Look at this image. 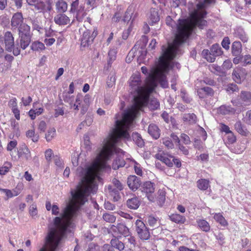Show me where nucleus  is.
I'll list each match as a JSON object with an SVG mask.
<instances>
[{"mask_svg":"<svg viewBox=\"0 0 251 251\" xmlns=\"http://www.w3.org/2000/svg\"><path fill=\"white\" fill-rule=\"evenodd\" d=\"M55 23L59 25H66L70 24V19L64 13H59L54 17Z\"/></svg>","mask_w":251,"mask_h":251,"instance_id":"2eb2a0df","label":"nucleus"},{"mask_svg":"<svg viewBox=\"0 0 251 251\" xmlns=\"http://www.w3.org/2000/svg\"><path fill=\"white\" fill-rule=\"evenodd\" d=\"M162 143L168 149H172L174 147L173 143L169 138L162 139Z\"/></svg>","mask_w":251,"mask_h":251,"instance_id":"8fccbe9b","label":"nucleus"},{"mask_svg":"<svg viewBox=\"0 0 251 251\" xmlns=\"http://www.w3.org/2000/svg\"><path fill=\"white\" fill-rule=\"evenodd\" d=\"M210 71L219 75H223L225 74V72L220 66L217 64H212L210 67Z\"/></svg>","mask_w":251,"mask_h":251,"instance_id":"473e14b6","label":"nucleus"},{"mask_svg":"<svg viewBox=\"0 0 251 251\" xmlns=\"http://www.w3.org/2000/svg\"><path fill=\"white\" fill-rule=\"evenodd\" d=\"M141 192L145 194L148 200L151 201H153L155 199L154 191L155 186L154 183L151 181H146L144 182L141 188Z\"/></svg>","mask_w":251,"mask_h":251,"instance_id":"1a4fd4ad","label":"nucleus"},{"mask_svg":"<svg viewBox=\"0 0 251 251\" xmlns=\"http://www.w3.org/2000/svg\"><path fill=\"white\" fill-rule=\"evenodd\" d=\"M63 100L65 102H68L70 105H71L74 101V97L67 94L63 96Z\"/></svg>","mask_w":251,"mask_h":251,"instance_id":"e2e57ef3","label":"nucleus"},{"mask_svg":"<svg viewBox=\"0 0 251 251\" xmlns=\"http://www.w3.org/2000/svg\"><path fill=\"white\" fill-rule=\"evenodd\" d=\"M11 126H12L14 132H16L17 135H19V124L14 119L11 120Z\"/></svg>","mask_w":251,"mask_h":251,"instance_id":"603ef678","label":"nucleus"},{"mask_svg":"<svg viewBox=\"0 0 251 251\" xmlns=\"http://www.w3.org/2000/svg\"><path fill=\"white\" fill-rule=\"evenodd\" d=\"M103 220L109 223H114L116 221V217L112 214L108 213H105L102 215Z\"/></svg>","mask_w":251,"mask_h":251,"instance_id":"58836bf2","label":"nucleus"},{"mask_svg":"<svg viewBox=\"0 0 251 251\" xmlns=\"http://www.w3.org/2000/svg\"><path fill=\"white\" fill-rule=\"evenodd\" d=\"M127 184L132 191H136L141 185V178L135 175H130L127 178Z\"/></svg>","mask_w":251,"mask_h":251,"instance_id":"9b49d317","label":"nucleus"},{"mask_svg":"<svg viewBox=\"0 0 251 251\" xmlns=\"http://www.w3.org/2000/svg\"><path fill=\"white\" fill-rule=\"evenodd\" d=\"M229 44L230 41L229 38L228 37H225L222 42V47L226 50H227L229 48Z\"/></svg>","mask_w":251,"mask_h":251,"instance_id":"4d7b16f0","label":"nucleus"},{"mask_svg":"<svg viewBox=\"0 0 251 251\" xmlns=\"http://www.w3.org/2000/svg\"><path fill=\"white\" fill-rule=\"evenodd\" d=\"M218 112L222 115L234 114L235 112V109L231 106L222 105L219 108Z\"/></svg>","mask_w":251,"mask_h":251,"instance_id":"a878e982","label":"nucleus"},{"mask_svg":"<svg viewBox=\"0 0 251 251\" xmlns=\"http://www.w3.org/2000/svg\"><path fill=\"white\" fill-rule=\"evenodd\" d=\"M0 191H2L5 193L7 199L13 197V196H18L20 192H16V193H13V192L9 189L0 188Z\"/></svg>","mask_w":251,"mask_h":251,"instance_id":"37998d69","label":"nucleus"},{"mask_svg":"<svg viewBox=\"0 0 251 251\" xmlns=\"http://www.w3.org/2000/svg\"><path fill=\"white\" fill-rule=\"evenodd\" d=\"M146 104L139 109L130 122H125L124 115L121 120H117L115 127L109 134L108 137L104 140L101 148L99 149V152L94 162L85 169L78 168L77 172L81 173L80 181L77 185L76 190H72V199L70 202H86L88 197L91 194H94L98 189L97 181L100 178V172L106 168V161L114 152L120 153L122 150L117 148L122 139H128L130 135L128 132L134 119L138 116L140 111L148 105L151 110H155L159 107V103L155 98L149 99Z\"/></svg>","mask_w":251,"mask_h":251,"instance_id":"f03ea898","label":"nucleus"},{"mask_svg":"<svg viewBox=\"0 0 251 251\" xmlns=\"http://www.w3.org/2000/svg\"><path fill=\"white\" fill-rule=\"evenodd\" d=\"M31 49L33 51H41L45 49V45L39 41H35L31 44Z\"/></svg>","mask_w":251,"mask_h":251,"instance_id":"7c9ffc66","label":"nucleus"},{"mask_svg":"<svg viewBox=\"0 0 251 251\" xmlns=\"http://www.w3.org/2000/svg\"><path fill=\"white\" fill-rule=\"evenodd\" d=\"M126 204L129 208L136 209L140 205V201L137 197H133L126 201Z\"/></svg>","mask_w":251,"mask_h":251,"instance_id":"b1692460","label":"nucleus"},{"mask_svg":"<svg viewBox=\"0 0 251 251\" xmlns=\"http://www.w3.org/2000/svg\"><path fill=\"white\" fill-rule=\"evenodd\" d=\"M97 34V30L95 28L86 29L83 32L81 38V46L84 48L88 47L93 43Z\"/></svg>","mask_w":251,"mask_h":251,"instance_id":"39448f33","label":"nucleus"},{"mask_svg":"<svg viewBox=\"0 0 251 251\" xmlns=\"http://www.w3.org/2000/svg\"><path fill=\"white\" fill-rule=\"evenodd\" d=\"M223 53V51L218 44H213L210 48V50L205 49L201 52L202 56L209 62H214L216 57L221 55Z\"/></svg>","mask_w":251,"mask_h":251,"instance_id":"20e7f679","label":"nucleus"},{"mask_svg":"<svg viewBox=\"0 0 251 251\" xmlns=\"http://www.w3.org/2000/svg\"><path fill=\"white\" fill-rule=\"evenodd\" d=\"M198 226L202 231L208 232L210 230V226L209 223L204 220H198L197 221Z\"/></svg>","mask_w":251,"mask_h":251,"instance_id":"c85d7f7f","label":"nucleus"},{"mask_svg":"<svg viewBox=\"0 0 251 251\" xmlns=\"http://www.w3.org/2000/svg\"><path fill=\"white\" fill-rule=\"evenodd\" d=\"M227 140L229 143L233 144L236 141V137L233 135V133L230 131V132L227 133Z\"/></svg>","mask_w":251,"mask_h":251,"instance_id":"0e129e2a","label":"nucleus"},{"mask_svg":"<svg viewBox=\"0 0 251 251\" xmlns=\"http://www.w3.org/2000/svg\"><path fill=\"white\" fill-rule=\"evenodd\" d=\"M184 122L188 124H194L197 122V116L194 113L184 114L182 117Z\"/></svg>","mask_w":251,"mask_h":251,"instance_id":"5701e85b","label":"nucleus"},{"mask_svg":"<svg viewBox=\"0 0 251 251\" xmlns=\"http://www.w3.org/2000/svg\"><path fill=\"white\" fill-rule=\"evenodd\" d=\"M32 28L34 30H36L39 32H41L43 30V28L40 25L39 23L35 20L32 21Z\"/></svg>","mask_w":251,"mask_h":251,"instance_id":"6e6d98bb","label":"nucleus"},{"mask_svg":"<svg viewBox=\"0 0 251 251\" xmlns=\"http://www.w3.org/2000/svg\"><path fill=\"white\" fill-rule=\"evenodd\" d=\"M197 186L201 190H206L210 186L209 181L206 179H201L197 181Z\"/></svg>","mask_w":251,"mask_h":251,"instance_id":"2f4dec72","label":"nucleus"},{"mask_svg":"<svg viewBox=\"0 0 251 251\" xmlns=\"http://www.w3.org/2000/svg\"><path fill=\"white\" fill-rule=\"evenodd\" d=\"M181 139L185 145H188L190 143V139L189 137L186 134L182 133L181 135Z\"/></svg>","mask_w":251,"mask_h":251,"instance_id":"680f3d73","label":"nucleus"},{"mask_svg":"<svg viewBox=\"0 0 251 251\" xmlns=\"http://www.w3.org/2000/svg\"><path fill=\"white\" fill-rule=\"evenodd\" d=\"M157 220L154 217L150 216L148 217V223L151 227H154L157 226Z\"/></svg>","mask_w":251,"mask_h":251,"instance_id":"864d4df0","label":"nucleus"},{"mask_svg":"<svg viewBox=\"0 0 251 251\" xmlns=\"http://www.w3.org/2000/svg\"><path fill=\"white\" fill-rule=\"evenodd\" d=\"M17 145V142L16 140L11 141L8 143L7 146V150L8 151H11L14 149Z\"/></svg>","mask_w":251,"mask_h":251,"instance_id":"13d9d810","label":"nucleus"},{"mask_svg":"<svg viewBox=\"0 0 251 251\" xmlns=\"http://www.w3.org/2000/svg\"><path fill=\"white\" fill-rule=\"evenodd\" d=\"M63 237H46V245L40 251H55Z\"/></svg>","mask_w":251,"mask_h":251,"instance_id":"9d476101","label":"nucleus"},{"mask_svg":"<svg viewBox=\"0 0 251 251\" xmlns=\"http://www.w3.org/2000/svg\"><path fill=\"white\" fill-rule=\"evenodd\" d=\"M205 97H212L214 94L213 90L209 87H203Z\"/></svg>","mask_w":251,"mask_h":251,"instance_id":"3c124183","label":"nucleus"},{"mask_svg":"<svg viewBox=\"0 0 251 251\" xmlns=\"http://www.w3.org/2000/svg\"><path fill=\"white\" fill-rule=\"evenodd\" d=\"M205 15V12L200 15L195 10L191 14L190 19L178 20L177 33L173 43L162 47V54L159 58L158 65L152 69L145 84H142L139 75L134 74L131 76L129 86L133 102L124 114L125 122H130L138 110L146 104L149 96L156 87L158 82L163 88L168 87L165 74L172 68L173 62L171 60L178 54L179 46L188 38L194 27L198 26L203 29L206 25L207 22L203 19Z\"/></svg>","mask_w":251,"mask_h":251,"instance_id":"f257e3e1","label":"nucleus"},{"mask_svg":"<svg viewBox=\"0 0 251 251\" xmlns=\"http://www.w3.org/2000/svg\"><path fill=\"white\" fill-rule=\"evenodd\" d=\"M132 137L134 142L138 147L141 148L144 146V141L140 134L136 132L133 133Z\"/></svg>","mask_w":251,"mask_h":251,"instance_id":"c756f323","label":"nucleus"},{"mask_svg":"<svg viewBox=\"0 0 251 251\" xmlns=\"http://www.w3.org/2000/svg\"><path fill=\"white\" fill-rule=\"evenodd\" d=\"M132 14L133 12H132L131 9H128L125 13L123 21L124 22H129L131 18Z\"/></svg>","mask_w":251,"mask_h":251,"instance_id":"de8ad7c7","label":"nucleus"},{"mask_svg":"<svg viewBox=\"0 0 251 251\" xmlns=\"http://www.w3.org/2000/svg\"><path fill=\"white\" fill-rule=\"evenodd\" d=\"M148 131L150 135L155 139H157L160 137V130L158 127L154 124L149 125Z\"/></svg>","mask_w":251,"mask_h":251,"instance_id":"a211bd4d","label":"nucleus"},{"mask_svg":"<svg viewBox=\"0 0 251 251\" xmlns=\"http://www.w3.org/2000/svg\"><path fill=\"white\" fill-rule=\"evenodd\" d=\"M55 6L58 13H65L68 9V4L64 0H57Z\"/></svg>","mask_w":251,"mask_h":251,"instance_id":"6ab92c4d","label":"nucleus"},{"mask_svg":"<svg viewBox=\"0 0 251 251\" xmlns=\"http://www.w3.org/2000/svg\"><path fill=\"white\" fill-rule=\"evenodd\" d=\"M25 24L22 13L17 12L13 15L11 20V25L12 30L17 29Z\"/></svg>","mask_w":251,"mask_h":251,"instance_id":"ddd939ff","label":"nucleus"},{"mask_svg":"<svg viewBox=\"0 0 251 251\" xmlns=\"http://www.w3.org/2000/svg\"><path fill=\"white\" fill-rule=\"evenodd\" d=\"M125 164L124 159L120 158L119 157L116 158L112 164V168L114 170L118 169L120 167H123Z\"/></svg>","mask_w":251,"mask_h":251,"instance_id":"f704fd0d","label":"nucleus"},{"mask_svg":"<svg viewBox=\"0 0 251 251\" xmlns=\"http://www.w3.org/2000/svg\"><path fill=\"white\" fill-rule=\"evenodd\" d=\"M116 81L115 75L114 73L110 74L108 77L107 81V85L109 88L112 87Z\"/></svg>","mask_w":251,"mask_h":251,"instance_id":"79ce46f5","label":"nucleus"},{"mask_svg":"<svg viewBox=\"0 0 251 251\" xmlns=\"http://www.w3.org/2000/svg\"><path fill=\"white\" fill-rule=\"evenodd\" d=\"M0 42L4 46L5 50L8 52L13 51L15 56L20 54L21 51L18 47L14 48V38L10 31H6L0 37Z\"/></svg>","mask_w":251,"mask_h":251,"instance_id":"7ed1b4c3","label":"nucleus"},{"mask_svg":"<svg viewBox=\"0 0 251 251\" xmlns=\"http://www.w3.org/2000/svg\"><path fill=\"white\" fill-rule=\"evenodd\" d=\"M214 219L219 223L221 225L225 226L227 225V222L225 218L220 213L215 214L214 216Z\"/></svg>","mask_w":251,"mask_h":251,"instance_id":"c9c22d12","label":"nucleus"},{"mask_svg":"<svg viewBox=\"0 0 251 251\" xmlns=\"http://www.w3.org/2000/svg\"><path fill=\"white\" fill-rule=\"evenodd\" d=\"M170 220L176 223L182 224L186 221L185 217L178 214H173L169 216Z\"/></svg>","mask_w":251,"mask_h":251,"instance_id":"cd10ccee","label":"nucleus"},{"mask_svg":"<svg viewBox=\"0 0 251 251\" xmlns=\"http://www.w3.org/2000/svg\"><path fill=\"white\" fill-rule=\"evenodd\" d=\"M231 102L233 105L236 106H241L243 104L249 105L251 102V93L242 91L238 98L236 100H232Z\"/></svg>","mask_w":251,"mask_h":251,"instance_id":"6e6552de","label":"nucleus"},{"mask_svg":"<svg viewBox=\"0 0 251 251\" xmlns=\"http://www.w3.org/2000/svg\"><path fill=\"white\" fill-rule=\"evenodd\" d=\"M232 66V64L230 60H225L222 65V68L224 70H228L231 68Z\"/></svg>","mask_w":251,"mask_h":251,"instance_id":"052dcab7","label":"nucleus"},{"mask_svg":"<svg viewBox=\"0 0 251 251\" xmlns=\"http://www.w3.org/2000/svg\"><path fill=\"white\" fill-rule=\"evenodd\" d=\"M134 171L135 173L140 176H142L143 174V172L141 168L140 167V165L137 163L136 162L135 163V165L134 166Z\"/></svg>","mask_w":251,"mask_h":251,"instance_id":"bf43d9fd","label":"nucleus"},{"mask_svg":"<svg viewBox=\"0 0 251 251\" xmlns=\"http://www.w3.org/2000/svg\"><path fill=\"white\" fill-rule=\"evenodd\" d=\"M108 192L111 196H114L113 198L115 201H117L119 199H120V196L119 195V191L117 188H114L113 186L109 185L108 187Z\"/></svg>","mask_w":251,"mask_h":251,"instance_id":"72a5a7b5","label":"nucleus"},{"mask_svg":"<svg viewBox=\"0 0 251 251\" xmlns=\"http://www.w3.org/2000/svg\"><path fill=\"white\" fill-rule=\"evenodd\" d=\"M78 0H75L73 1L71 4V8L70 10V12L71 13H73L77 11V9L78 6Z\"/></svg>","mask_w":251,"mask_h":251,"instance_id":"09e8293b","label":"nucleus"},{"mask_svg":"<svg viewBox=\"0 0 251 251\" xmlns=\"http://www.w3.org/2000/svg\"><path fill=\"white\" fill-rule=\"evenodd\" d=\"M26 135L27 137L31 138L32 141L34 142H37L39 139V136L37 134H35L34 130L27 131Z\"/></svg>","mask_w":251,"mask_h":251,"instance_id":"a19ab883","label":"nucleus"},{"mask_svg":"<svg viewBox=\"0 0 251 251\" xmlns=\"http://www.w3.org/2000/svg\"><path fill=\"white\" fill-rule=\"evenodd\" d=\"M117 50L115 49H111L108 52V64L111 63L116 58Z\"/></svg>","mask_w":251,"mask_h":251,"instance_id":"4c0bfd02","label":"nucleus"},{"mask_svg":"<svg viewBox=\"0 0 251 251\" xmlns=\"http://www.w3.org/2000/svg\"><path fill=\"white\" fill-rule=\"evenodd\" d=\"M20 46L23 50H25L31 42V36H19Z\"/></svg>","mask_w":251,"mask_h":251,"instance_id":"393cba45","label":"nucleus"},{"mask_svg":"<svg viewBox=\"0 0 251 251\" xmlns=\"http://www.w3.org/2000/svg\"><path fill=\"white\" fill-rule=\"evenodd\" d=\"M242 52V44L239 41H235L232 43L231 53L234 56H239Z\"/></svg>","mask_w":251,"mask_h":251,"instance_id":"aec40b11","label":"nucleus"},{"mask_svg":"<svg viewBox=\"0 0 251 251\" xmlns=\"http://www.w3.org/2000/svg\"><path fill=\"white\" fill-rule=\"evenodd\" d=\"M109 233H111L113 236L121 237L123 235L124 236L128 235L129 231L128 228L124 224L119 223L117 225H112L109 229Z\"/></svg>","mask_w":251,"mask_h":251,"instance_id":"423d86ee","label":"nucleus"},{"mask_svg":"<svg viewBox=\"0 0 251 251\" xmlns=\"http://www.w3.org/2000/svg\"><path fill=\"white\" fill-rule=\"evenodd\" d=\"M34 7L37 10L42 11L45 9L46 4L43 1L37 0V3L34 5Z\"/></svg>","mask_w":251,"mask_h":251,"instance_id":"49530a36","label":"nucleus"},{"mask_svg":"<svg viewBox=\"0 0 251 251\" xmlns=\"http://www.w3.org/2000/svg\"><path fill=\"white\" fill-rule=\"evenodd\" d=\"M110 244L111 247L119 251H124L125 248V244L120 241L118 237L115 236H113V238L111 240Z\"/></svg>","mask_w":251,"mask_h":251,"instance_id":"f3484780","label":"nucleus"},{"mask_svg":"<svg viewBox=\"0 0 251 251\" xmlns=\"http://www.w3.org/2000/svg\"><path fill=\"white\" fill-rule=\"evenodd\" d=\"M244 121L248 124H250L251 121V110L248 111L244 119Z\"/></svg>","mask_w":251,"mask_h":251,"instance_id":"338daca9","label":"nucleus"},{"mask_svg":"<svg viewBox=\"0 0 251 251\" xmlns=\"http://www.w3.org/2000/svg\"><path fill=\"white\" fill-rule=\"evenodd\" d=\"M12 167V164L10 162H5L3 166L0 167V175H4L9 171Z\"/></svg>","mask_w":251,"mask_h":251,"instance_id":"e433bc0d","label":"nucleus"},{"mask_svg":"<svg viewBox=\"0 0 251 251\" xmlns=\"http://www.w3.org/2000/svg\"><path fill=\"white\" fill-rule=\"evenodd\" d=\"M158 202L160 206H162L165 201V193L163 191H158Z\"/></svg>","mask_w":251,"mask_h":251,"instance_id":"c03bdc74","label":"nucleus"},{"mask_svg":"<svg viewBox=\"0 0 251 251\" xmlns=\"http://www.w3.org/2000/svg\"><path fill=\"white\" fill-rule=\"evenodd\" d=\"M234 127L236 130L242 136H247L249 134V131L240 121H238L235 124Z\"/></svg>","mask_w":251,"mask_h":251,"instance_id":"412c9836","label":"nucleus"},{"mask_svg":"<svg viewBox=\"0 0 251 251\" xmlns=\"http://www.w3.org/2000/svg\"><path fill=\"white\" fill-rule=\"evenodd\" d=\"M29 212L32 216H36L37 214V211L36 208V205L34 204H32L30 206Z\"/></svg>","mask_w":251,"mask_h":251,"instance_id":"69168bd1","label":"nucleus"},{"mask_svg":"<svg viewBox=\"0 0 251 251\" xmlns=\"http://www.w3.org/2000/svg\"><path fill=\"white\" fill-rule=\"evenodd\" d=\"M85 1L92 8L96 7L100 3V0H85Z\"/></svg>","mask_w":251,"mask_h":251,"instance_id":"a18cd8bd","label":"nucleus"},{"mask_svg":"<svg viewBox=\"0 0 251 251\" xmlns=\"http://www.w3.org/2000/svg\"><path fill=\"white\" fill-rule=\"evenodd\" d=\"M17 152L19 158H22L25 161H28L31 158L30 151L25 144L19 147Z\"/></svg>","mask_w":251,"mask_h":251,"instance_id":"4468645a","label":"nucleus"},{"mask_svg":"<svg viewBox=\"0 0 251 251\" xmlns=\"http://www.w3.org/2000/svg\"><path fill=\"white\" fill-rule=\"evenodd\" d=\"M56 130L54 128H51L49 129L47 133L46 134V139L48 142L50 141L55 135Z\"/></svg>","mask_w":251,"mask_h":251,"instance_id":"ea45409f","label":"nucleus"},{"mask_svg":"<svg viewBox=\"0 0 251 251\" xmlns=\"http://www.w3.org/2000/svg\"><path fill=\"white\" fill-rule=\"evenodd\" d=\"M247 74V72L245 69L237 67L234 69L232 72V78L235 82L240 83L241 81L245 78Z\"/></svg>","mask_w":251,"mask_h":251,"instance_id":"f8f14e48","label":"nucleus"},{"mask_svg":"<svg viewBox=\"0 0 251 251\" xmlns=\"http://www.w3.org/2000/svg\"><path fill=\"white\" fill-rule=\"evenodd\" d=\"M135 230L141 240H147L150 238V233L149 229L142 221L137 220L136 221Z\"/></svg>","mask_w":251,"mask_h":251,"instance_id":"0eeeda50","label":"nucleus"},{"mask_svg":"<svg viewBox=\"0 0 251 251\" xmlns=\"http://www.w3.org/2000/svg\"><path fill=\"white\" fill-rule=\"evenodd\" d=\"M155 156L157 159L161 161L168 167H170L173 166L172 161L169 158L166 157L164 154L162 153H158L155 154Z\"/></svg>","mask_w":251,"mask_h":251,"instance_id":"bb28decb","label":"nucleus"},{"mask_svg":"<svg viewBox=\"0 0 251 251\" xmlns=\"http://www.w3.org/2000/svg\"><path fill=\"white\" fill-rule=\"evenodd\" d=\"M19 31V36H31L30 28L29 25L25 24L17 29Z\"/></svg>","mask_w":251,"mask_h":251,"instance_id":"4be33fe9","label":"nucleus"},{"mask_svg":"<svg viewBox=\"0 0 251 251\" xmlns=\"http://www.w3.org/2000/svg\"><path fill=\"white\" fill-rule=\"evenodd\" d=\"M160 17L158 15L157 9L154 8H151L150 11V15L149 16V24L153 25L159 21Z\"/></svg>","mask_w":251,"mask_h":251,"instance_id":"dca6fc26","label":"nucleus"},{"mask_svg":"<svg viewBox=\"0 0 251 251\" xmlns=\"http://www.w3.org/2000/svg\"><path fill=\"white\" fill-rule=\"evenodd\" d=\"M112 183L114 186L119 191L123 189L124 187L121 182L116 178H114L112 180Z\"/></svg>","mask_w":251,"mask_h":251,"instance_id":"5fc2aeb1","label":"nucleus"},{"mask_svg":"<svg viewBox=\"0 0 251 251\" xmlns=\"http://www.w3.org/2000/svg\"><path fill=\"white\" fill-rule=\"evenodd\" d=\"M47 125L46 123L44 121H41L38 126V130L41 132H44L46 129Z\"/></svg>","mask_w":251,"mask_h":251,"instance_id":"774afa93","label":"nucleus"}]
</instances>
